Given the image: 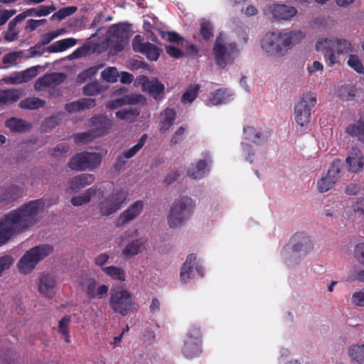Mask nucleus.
I'll list each match as a JSON object with an SVG mask.
<instances>
[{
	"label": "nucleus",
	"mask_w": 364,
	"mask_h": 364,
	"mask_svg": "<svg viewBox=\"0 0 364 364\" xmlns=\"http://www.w3.org/2000/svg\"><path fill=\"white\" fill-rule=\"evenodd\" d=\"M19 92L16 90H0V105H10L19 99Z\"/></svg>",
	"instance_id": "34"
},
{
	"label": "nucleus",
	"mask_w": 364,
	"mask_h": 364,
	"mask_svg": "<svg viewBox=\"0 0 364 364\" xmlns=\"http://www.w3.org/2000/svg\"><path fill=\"white\" fill-rule=\"evenodd\" d=\"M346 164L349 171L358 173L364 166V158L361 151L358 147H353L349 156L346 158Z\"/></svg>",
	"instance_id": "22"
},
{
	"label": "nucleus",
	"mask_w": 364,
	"mask_h": 364,
	"mask_svg": "<svg viewBox=\"0 0 364 364\" xmlns=\"http://www.w3.org/2000/svg\"><path fill=\"white\" fill-rule=\"evenodd\" d=\"M143 38L136 35L132 41V47L134 51L144 54L151 61H156L160 55L161 49L151 43H144Z\"/></svg>",
	"instance_id": "15"
},
{
	"label": "nucleus",
	"mask_w": 364,
	"mask_h": 364,
	"mask_svg": "<svg viewBox=\"0 0 364 364\" xmlns=\"http://www.w3.org/2000/svg\"><path fill=\"white\" fill-rule=\"evenodd\" d=\"M126 194L122 190H118L106 197L98 204L100 215L109 216L118 210L126 200Z\"/></svg>",
	"instance_id": "11"
},
{
	"label": "nucleus",
	"mask_w": 364,
	"mask_h": 364,
	"mask_svg": "<svg viewBox=\"0 0 364 364\" xmlns=\"http://www.w3.org/2000/svg\"><path fill=\"white\" fill-rule=\"evenodd\" d=\"M146 139L147 135L146 134H143L136 145L129 150L124 151L120 155H119L114 164V169L117 171H120L124 169L127 160L132 158L138 151H139L145 144Z\"/></svg>",
	"instance_id": "16"
},
{
	"label": "nucleus",
	"mask_w": 364,
	"mask_h": 364,
	"mask_svg": "<svg viewBox=\"0 0 364 364\" xmlns=\"http://www.w3.org/2000/svg\"><path fill=\"white\" fill-rule=\"evenodd\" d=\"M346 133L353 137H358L364 141V118H360L354 124H349L346 128Z\"/></svg>",
	"instance_id": "31"
},
{
	"label": "nucleus",
	"mask_w": 364,
	"mask_h": 364,
	"mask_svg": "<svg viewBox=\"0 0 364 364\" xmlns=\"http://www.w3.org/2000/svg\"><path fill=\"white\" fill-rule=\"evenodd\" d=\"M96 138L97 136L94 134V132L91 129H89L85 132L76 134L73 136L74 142L77 145L85 144Z\"/></svg>",
	"instance_id": "42"
},
{
	"label": "nucleus",
	"mask_w": 364,
	"mask_h": 364,
	"mask_svg": "<svg viewBox=\"0 0 364 364\" xmlns=\"http://www.w3.org/2000/svg\"><path fill=\"white\" fill-rule=\"evenodd\" d=\"M326 43L331 45L337 54H347L353 51L351 43L343 38H328Z\"/></svg>",
	"instance_id": "28"
},
{
	"label": "nucleus",
	"mask_w": 364,
	"mask_h": 364,
	"mask_svg": "<svg viewBox=\"0 0 364 364\" xmlns=\"http://www.w3.org/2000/svg\"><path fill=\"white\" fill-rule=\"evenodd\" d=\"M164 119L161 122V132H166L169 130L173 124L176 117V112L173 109L166 108L164 110Z\"/></svg>",
	"instance_id": "32"
},
{
	"label": "nucleus",
	"mask_w": 364,
	"mask_h": 364,
	"mask_svg": "<svg viewBox=\"0 0 364 364\" xmlns=\"http://www.w3.org/2000/svg\"><path fill=\"white\" fill-rule=\"evenodd\" d=\"M353 360L359 364H364V345L355 346L350 350Z\"/></svg>",
	"instance_id": "47"
},
{
	"label": "nucleus",
	"mask_w": 364,
	"mask_h": 364,
	"mask_svg": "<svg viewBox=\"0 0 364 364\" xmlns=\"http://www.w3.org/2000/svg\"><path fill=\"white\" fill-rule=\"evenodd\" d=\"M297 14V10L291 6L285 4L277 5L273 11L274 18L282 20H289Z\"/></svg>",
	"instance_id": "29"
},
{
	"label": "nucleus",
	"mask_w": 364,
	"mask_h": 364,
	"mask_svg": "<svg viewBox=\"0 0 364 364\" xmlns=\"http://www.w3.org/2000/svg\"><path fill=\"white\" fill-rule=\"evenodd\" d=\"M5 126L9 129L11 132L22 133L28 131L31 124L23 119L11 117L6 120Z\"/></svg>",
	"instance_id": "25"
},
{
	"label": "nucleus",
	"mask_w": 364,
	"mask_h": 364,
	"mask_svg": "<svg viewBox=\"0 0 364 364\" xmlns=\"http://www.w3.org/2000/svg\"><path fill=\"white\" fill-rule=\"evenodd\" d=\"M200 85L198 84L190 85L181 97V102L183 104L191 103L198 97Z\"/></svg>",
	"instance_id": "37"
},
{
	"label": "nucleus",
	"mask_w": 364,
	"mask_h": 364,
	"mask_svg": "<svg viewBox=\"0 0 364 364\" xmlns=\"http://www.w3.org/2000/svg\"><path fill=\"white\" fill-rule=\"evenodd\" d=\"M78 100H79L80 107H82V110L85 109L92 108L96 105L95 99L82 98Z\"/></svg>",
	"instance_id": "61"
},
{
	"label": "nucleus",
	"mask_w": 364,
	"mask_h": 364,
	"mask_svg": "<svg viewBox=\"0 0 364 364\" xmlns=\"http://www.w3.org/2000/svg\"><path fill=\"white\" fill-rule=\"evenodd\" d=\"M352 301L357 306H364V290L355 292L352 296Z\"/></svg>",
	"instance_id": "60"
},
{
	"label": "nucleus",
	"mask_w": 364,
	"mask_h": 364,
	"mask_svg": "<svg viewBox=\"0 0 364 364\" xmlns=\"http://www.w3.org/2000/svg\"><path fill=\"white\" fill-rule=\"evenodd\" d=\"M82 291L86 294L89 301L101 299L109 291V287L106 284H99L94 278H86L80 282Z\"/></svg>",
	"instance_id": "14"
},
{
	"label": "nucleus",
	"mask_w": 364,
	"mask_h": 364,
	"mask_svg": "<svg viewBox=\"0 0 364 364\" xmlns=\"http://www.w3.org/2000/svg\"><path fill=\"white\" fill-rule=\"evenodd\" d=\"M200 34L203 40L208 41L213 37V26L212 23L203 20L200 22Z\"/></svg>",
	"instance_id": "44"
},
{
	"label": "nucleus",
	"mask_w": 364,
	"mask_h": 364,
	"mask_svg": "<svg viewBox=\"0 0 364 364\" xmlns=\"http://www.w3.org/2000/svg\"><path fill=\"white\" fill-rule=\"evenodd\" d=\"M46 105V101L41 100L38 97H28L21 100L19 103V107L22 109H36L40 107H43Z\"/></svg>",
	"instance_id": "36"
},
{
	"label": "nucleus",
	"mask_w": 364,
	"mask_h": 364,
	"mask_svg": "<svg viewBox=\"0 0 364 364\" xmlns=\"http://www.w3.org/2000/svg\"><path fill=\"white\" fill-rule=\"evenodd\" d=\"M30 52V58L35 57V56H41L44 53V48H42V46L38 43L36 44L34 46H32L29 49Z\"/></svg>",
	"instance_id": "64"
},
{
	"label": "nucleus",
	"mask_w": 364,
	"mask_h": 364,
	"mask_svg": "<svg viewBox=\"0 0 364 364\" xmlns=\"http://www.w3.org/2000/svg\"><path fill=\"white\" fill-rule=\"evenodd\" d=\"M67 76L63 73H52L46 74L39 77L34 84L36 90H42L43 88L55 86L65 81Z\"/></svg>",
	"instance_id": "17"
},
{
	"label": "nucleus",
	"mask_w": 364,
	"mask_h": 364,
	"mask_svg": "<svg viewBox=\"0 0 364 364\" xmlns=\"http://www.w3.org/2000/svg\"><path fill=\"white\" fill-rule=\"evenodd\" d=\"M196 255L194 254H190L188 255L186 262L183 264L181 270L180 277L181 281L186 284L188 281L191 278L193 267L196 264Z\"/></svg>",
	"instance_id": "26"
},
{
	"label": "nucleus",
	"mask_w": 364,
	"mask_h": 364,
	"mask_svg": "<svg viewBox=\"0 0 364 364\" xmlns=\"http://www.w3.org/2000/svg\"><path fill=\"white\" fill-rule=\"evenodd\" d=\"M101 92V87L99 83L96 81L91 82L87 84L83 87V94L87 96H94Z\"/></svg>",
	"instance_id": "51"
},
{
	"label": "nucleus",
	"mask_w": 364,
	"mask_h": 364,
	"mask_svg": "<svg viewBox=\"0 0 364 364\" xmlns=\"http://www.w3.org/2000/svg\"><path fill=\"white\" fill-rule=\"evenodd\" d=\"M109 305L115 313L124 316L138 309V305L135 304L131 293L127 289H112Z\"/></svg>",
	"instance_id": "7"
},
{
	"label": "nucleus",
	"mask_w": 364,
	"mask_h": 364,
	"mask_svg": "<svg viewBox=\"0 0 364 364\" xmlns=\"http://www.w3.org/2000/svg\"><path fill=\"white\" fill-rule=\"evenodd\" d=\"M21 51H14L6 54L3 58L4 64H13L21 56Z\"/></svg>",
	"instance_id": "57"
},
{
	"label": "nucleus",
	"mask_w": 364,
	"mask_h": 364,
	"mask_svg": "<svg viewBox=\"0 0 364 364\" xmlns=\"http://www.w3.org/2000/svg\"><path fill=\"white\" fill-rule=\"evenodd\" d=\"M144 242L141 239H136L129 242L122 250V254L126 257L136 255L141 252Z\"/></svg>",
	"instance_id": "35"
},
{
	"label": "nucleus",
	"mask_w": 364,
	"mask_h": 364,
	"mask_svg": "<svg viewBox=\"0 0 364 364\" xmlns=\"http://www.w3.org/2000/svg\"><path fill=\"white\" fill-rule=\"evenodd\" d=\"M43 199L31 200L6 213L0 219V246L14 235L24 232L37 222L38 215L44 210Z\"/></svg>",
	"instance_id": "1"
},
{
	"label": "nucleus",
	"mask_w": 364,
	"mask_h": 364,
	"mask_svg": "<svg viewBox=\"0 0 364 364\" xmlns=\"http://www.w3.org/2000/svg\"><path fill=\"white\" fill-rule=\"evenodd\" d=\"M135 82L141 85L142 90L154 100H161L164 98L165 86L158 78L150 79L146 75H139L136 77Z\"/></svg>",
	"instance_id": "12"
},
{
	"label": "nucleus",
	"mask_w": 364,
	"mask_h": 364,
	"mask_svg": "<svg viewBox=\"0 0 364 364\" xmlns=\"http://www.w3.org/2000/svg\"><path fill=\"white\" fill-rule=\"evenodd\" d=\"M76 43V39L68 38L54 42L53 44L50 45L46 50L49 53L63 52L68 48L74 46Z\"/></svg>",
	"instance_id": "30"
},
{
	"label": "nucleus",
	"mask_w": 364,
	"mask_h": 364,
	"mask_svg": "<svg viewBox=\"0 0 364 364\" xmlns=\"http://www.w3.org/2000/svg\"><path fill=\"white\" fill-rule=\"evenodd\" d=\"M313 250L311 238L304 232L295 233L289 244L284 247L282 254L289 265L296 264Z\"/></svg>",
	"instance_id": "3"
},
{
	"label": "nucleus",
	"mask_w": 364,
	"mask_h": 364,
	"mask_svg": "<svg viewBox=\"0 0 364 364\" xmlns=\"http://www.w3.org/2000/svg\"><path fill=\"white\" fill-rule=\"evenodd\" d=\"M95 176L90 173H81L70 178L68 182V189L72 192H78L80 189L94 183Z\"/></svg>",
	"instance_id": "23"
},
{
	"label": "nucleus",
	"mask_w": 364,
	"mask_h": 364,
	"mask_svg": "<svg viewBox=\"0 0 364 364\" xmlns=\"http://www.w3.org/2000/svg\"><path fill=\"white\" fill-rule=\"evenodd\" d=\"M101 162L100 154L82 151L77 153L70 159L68 166L74 171L92 170L98 167Z\"/></svg>",
	"instance_id": "8"
},
{
	"label": "nucleus",
	"mask_w": 364,
	"mask_h": 364,
	"mask_svg": "<svg viewBox=\"0 0 364 364\" xmlns=\"http://www.w3.org/2000/svg\"><path fill=\"white\" fill-rule=\"evenodd\" d=\"M24 16V19L28 16H46L43 9V5L39 6L38 8H31L21 13Z\"/></svg>",
	"instance_id": "52"
},
{
	"label": "nucleus",
	"mask_w": 364,
	"mask_h": 364,
	"mask_svg": "<svg viewBox=\"0 0 364 364\" xmlns=\"http://www.w3.org/2000/svg\"><path fill=\"white\" fill-rule=\"evenodd\" d=\"M16 12V10H3L0 11V26L4 25Z\"/></svg>",
	"instance_id": "59"
},
{
	"label": "nucleus",
	"mask_w": 364,
	"mask_h": 364,
	"mask_svg": "<svg viewBox=\"0 0 364 364\" xmlns=\"http://www.w3.org/2000/svg\"><path fill=\"white\" fill-rule=\"evenodd\" d=\"M139 111L136 108L122 109L116 112L117 118L122 120H133L136 117L139 115Z\"/></svg>",
	"instance_id": "43"
},
{
	"label": "nucleus",
	"mask_w": 364,
	"mask_h": 364,
	"mask_svg": "<svg viewBox=\"0 0 364 364\" xmlns=\"http://www.w3.org/2000/svg\"><path fill=\"white\" fill-rule=\"evenodd\" d=\"M144 202L136 200L132 204L127 210H124L118 218V225H124L134 220L142 212Z\"/></svg>",
	"instance_id": "19"
},
{
	"label": "nucleus",
	"mask_w": 364,
	"mask_h": 364,
	"mask_svg": "<svg viewBox=\"0 0 364 364\" xmlns=\"http://www.w3.org/2000/svg\"><path fill=\"white\" fill-rule=\"evenodd\" d=\"M194 208L195 203L188 196H183L176 200L168 216L170 227L177 228L182 225L191 217Z\"/></svg>",
	"instance_id": "5"
},
{
	"label": "nucleus",
	"mask_w": 364,
	"mask_h": 364,
	"mask_svg": "<svg viewBox=\"0 0 364 364\" xmlns=\"http://www.w3.org/2000/svg\"><path fill=\"white\" fill-rule=\"evenodd\" d=\"M14 263V259L10 255H4L0 257V277L2 272L10 268Z\"/></svg>",
	"instance_id": "54"
},
{
	"label": "nucleus",
	"mask_w": 364,
	"mask_h": 364,
	"mask_svg": "<svg viewBox=\"0 0 364 364\" xmlns=\"http://www.w3.org/2000/svg\"><path fill=\"white\" fill-rule=\"evenodd\" d=\"M166 51L170 56L175 58H180L183 55V52L173 46H166Z\"/></svg>",
	"instance_id": "58"
},
{
	"label": "nucleus",
	"mask_w": 364,
	"mask_h": 364,
	"mask_svg": "<svg viewBox=\"0 0 364 364\" xmlns=\"http://www.w3.org/2000/svg\"><path fill=\"white\" fill-rule=\"evenodd\" d=\"M53 251L50 245L36 246L26 251L18 262V268L21 273L29 274L36 264Z\"/></svg>",
	"instance_id": "6"
},
{
	"label": "nucleus",
	"mask_w": 364,
	"mask_h": 364,
	"mask_svg": "<svg viewBox=\"0 0 364 364\" xmlns=\"http://www.w3.org/2000/svg\"><path fill=\"white\" fill-rule=\"evenodd\" d=\"M213 53L215 63L220 68H225L228 63H232L240 53L235 42H224L223 34L220 33L214 43Z\"/></svg>",
	"instance_id": "4"
},
{
	"label": "nucleus",
	"mask_w": 364,
	"mask_h": 364,
	"mask_svg": "<svg viewBox=\"0 0 364 364\" xmlns=\"http://www.w3.org/2000/svg\"><path fill=\"white\" fill-rule=\"evenodd\" d=\"M316 98L312 93H306L294 106V117L301 127L307 125L310 122L311 110L316 105Z\"/></svg>",
	"instance_id": "9"
},
{
	"label": "nucleus",
	"mask_w": 364,
	"mask_h": 364,
	"mask_svg": "<svg viewBox=\"0 0 364 364\" xmlns=\"http://www.w3.org/2000/svg\"><path fill=\"white\" fill-rule=\"evenodd\" d=\"M244 134L246 139L252 141L256 144H259L261 134L252 127H244Z\"/></svg>",
	"instance_id": "46"
},
{
	"label": "nucleus",
	"mask_w": 364,
	"mask_h": 364,
	"mask_svg": "<svg viewBox=\"0 0 364 364\" xmlns=\"http://www.w3.org/2000/svg\"><path fill=\"white\" fill-rule=\"evenodd\" d=\"M97 193V189L92 187L87 189L84 193L80 195L73 196L70 202L74 206H80L90 202L91 198Z\"/></svg>",
	"instance_id": "33"
},
{
	"label": "nucleus",
	"mask_w": 364,
	"mask_h": 364,
	"mask_svg": "<svg viewBox=\"0 0 364 364\" xmlns=\"http://www.w3.org/2000/svg\"><path fill=\"white\" fill-rule=\"evenodd\" d=\"M63 30L52 31L50 33H45L41 38V42L39 43L42 46L48 44L53 39L58 37Z\"/></svg>",
	"instance_id": "56"
},
{
	"label": "nucleus",
	"mask_w": 364,
	"mask_h": 364,
	"mask_svg": "<svg viewBox=\"0 0 364 364\" xmlns=\"http://www.w3.org/2000/svg\"><path fill=\"white\" fill-rule=\"evenodd\" d=\"M201 333L199 327L192 326L184 341L182 353L187 358L198 356L201 353Z\"/></svg>",
	"instance_id": "10"
},
{
	"label": "nucleus",
	"mask_w": 364,
	"mask_h": 364,
	"mask_svg": "<svg viewBox=\"0 0 364 364\" xmlns=\"http://www.w3.org/2000/svg\"><path fill=\"white\" fill-rule=\"evenodd\" d=\"M102 271L113 279L122 282H124L126 280L125 272L124 269L120 267L109 266L102 267Z\"/></svg>",
	"instance_id": "38"
},
{
	"label": "nucleus",
	"mask_w": 364,
	"mask_h": 364,
	"mask_svg": "<svg viewBox=\"0 0 364 364\" xmlns=\"http://www.w3.org/2000/svg\"><path fill=\"white\" fill-rule=\"evenodd\" d=\"M102 78L107 82H116L119 77L117 69L114 67H109L101 73Z\"/></svg>",
	"instance_id": "45"
},
{
	"label": "nucleus",
	"mask_w": 364,
	"mask_h": 364,
	"mask_svg": "<svg viewBox=\"0 0 364 364\" xmlns=\"http://www.w3.org/2000/svg\"><path fill=\"white\" fill-rule=\"evenodd\" d=\"M229 95L225 90L218 89L210 98V103L212 105H219L228 101Z\"/></svg>",
	"instance_id": "40"
},
{
	"label": "nucleus",
	"mask_w": 364,
	"mask_h": 364,
	"mask_svg": "<svg viewBox=\"0 0 364 364\" xmlns=\"http://www.w3.org/2000/svg\"><path fill=\"white\" fill-rule=\"evenodd\" d=\"M56 287V280L54 277L50 274H43L40 277L38 289L41 294L48 298H53L54 296V289Z\"/></svg>",
	"instance_id": "24"
},
{
	"label": "nucleus",
	"mask_w": 364,
	"mask_h": 364,
	"mask_svg": "<svg viewBox=\"0 0 364 364\" xmlns=\"http://www.w3.org/2000/svg\"><path fill=\"white\" fill-rule=\"evenodd\" d=\"M100 68V66H93L83 70L77 75V82L80 83H82L88 79L92 78L97 74Z\"/></svg>",
	"instance_id": "48"
},
{
	"label": "nucleus",
	"mask_w": 364,
	"mask_h": 364,
	"mask_svg": "<svg viewBox=\"0 0 364 364\" xmlns=\"http://www.w3.org/2000/svg\"><path fill=\"white\" fill-rule=\"evenodd\" d=\"M90 122L91 126L93 127L90 129L94 132L97 138L106 134L112 127V121L102 114L92 117Z\"/></svg>",
	"instance_id": "21"
},
{
	"label": "nucleus",
	"mask_w": 364,
	"mask_h": 364,
	"mask_svg": "<svg viewBox=\"0 0 364 364\" xmlns=\"http://www.w3.org/2000/svg\"><path fill=\"white\" fill-rule=\"evenodd\" d=\"M305 36L301 31L267 33L261 41V46L269 55L282 57Z\"/></svg>",
	"instance_id": "2"
},
{
	"label": "nucleus",
	"mask_w": 364,
	"mask_h": 364,
	"mask_svg": "<svg viewBox=\"0 0 364 364\" xmlns=\"http://www.w3.org/2000/svg\"><path fill=\"white\" fill-rule=\"evenodd\" d=\"M355 255L358 260L364 264V242L359 243L355 248Z\"/></svg>",
	"instance_id": "62"
},
{
	"label": "nucleus",
	"mask_w": 364,
	"mask_h": 364,
	"mask_svg": "<svg viewBox=\"0 0 364 364\" xmlns=\"http://www.w3.org/2000/svg\"><path fill=\"white\" fill-rule=\"evenodd\" d=\"M348 65L358 73H364V66L358 55H350L348 60Z\"/></svg>",
	"instance_id": "50"
},
{
	"label": "nucleus",
	"mask_w": 364,
	"mask_h": 364,
	"mask_svg": "<svg viewBox=\"0 0 364 364\" xmlns=\"http://www.w3.org/2000/svg\"><path fill=\"white\" fill-rule=\"evenodd\" d=\"M23 191L17 185H11L6 188L0 196V202L9 203L22 196Z\"/></svg>",
	"instance_id": "27"
},
{
	"label": "nucleus",
	"mask_w": 364,
	"mask_h": 364,
	"mask_svg": "<svg viewBox=\"0 0 364 364\" xmlns=\"http://www.w3.org/2000/svg\"><path fill=\"white\" fill-rule=\"evenodd\" d=\"M70 321L71 318L70 316H63L58 323V333L64 336L65 341L67 343H70L71 342L69 330V325Z\"/></svg>",
	"instance_id": "39"
},
{
	"label": "nucleus",
	"mask_w": 364,
	"mask_h": 364,
	"mask_svg": "<svg viewBox=\"0 0 364 364\" xmlns=\"http://www.w3.org/2000/svg\"><path fill=\"white\" fill-rule=\"evenodd\" d=\"M186 129L183 127H180L176 132L172 136L170 144L171 146H174L178 143L181 142L183 140V136L185 134Z\"/></svg>",
	"instance_id": "55"
},
{
	"label": "nucleus",
	"mask_w": 364,
	"mask_h": 364,
	"mask_svg": "<svg viewBox=\"0 0 364 364\" xmlns=\"http://www.w3.org/2000/svg\"><path fill=\"white\" fill-rule=\"evenodd\" d=\"M356 90L353 86H341L339 90V95L343 100H351L355 96Z\"/></svg>",
	"instance_id": "49"
},
{
	"label": "nucleus",
	"mask_w": 364,
	"mask_h": 364,
	"mask_svg": "<svg viewBox=\"0 0 364 364\" xmlns=\"http://www.w3.org/2000/svg\"><path fill=\"white\" fill-rule=\"evenodd\" d=\"M65 109L69 112H76L82 110V107L80 105L79 100H76L72 102L67 103L65 107Z\"/></svg>",
	"instance_id": "63"
},
{
	"label": "nucleus",
	"mask_w": 364,
	"mask_h": 364,
	"mask_svg": "<svg viewBox=\"0 0 364 364\" xmlns=\"http://www.w3.org/2000/svg\"><path fill=\"white\" fill-rule=\"evenodd\" d=\"M342 166L340 159L333 161L326 175L318 181L317 187L320 193L329 191L338 181Z\"/></svg>",
	"instance_id": "13"
},
{
	"label": "nucleus",
	"mask_w": 364,
	"mask_h": 364,
	"mask_svg": "<svg viewBox=\"0 0 364 364\" xmlns=\"http://www.w3.org/2000/svg\"><path fill=\"white\" fill-rule=\"evenodd\" d=\"M204 159H200L196 164H192L188 171V176L193 179H200L208 173V162L211 163L212 160L208 153L203 154Z\"/></svg>",
	"instance_id": "18"
},
{
	"label": "nucleus",
	"mask_w": 364,
	"mask_h": 364,
	"mask_svg": "<svg viewBox=\"0 0 364 364\" xmlns=\"http://www.w3.org/2000/svg\"><path fill=\"white\" fill-rule=\"evenodd\" d=\"M326 41H328L327 38L319 39L316 42V49L323 55L328 66L333 67L335 64L339 63V60L336 56L335 49L331 45L326 43Z\"/></svg>",
	"instance_id": "20"
},
{
	"label": "nucleus",
	"mask_w": 364,
	"mask_h": 364,
	"mask_svg": "<svg viewBox=\"0 0 364 364\" xmlns=\"http://www.w3.org/2000/svg\"><path fill=\"white\" fill-rule=\"evenodd\" d=\"M38 74V66L31 67L23 71L21 74L20 82H28L35 77Z\"/></svg>",
	"instance_id": "53"
},
{
	"label": "nucleus",
	"mask_w": 364,
	"mask_h": 364,
	"mask_svg": "<svg viewBox=\"0 0 364 364\" xmlns=\"http://www.w3.org/2000/svg\"><path fill=\"white\" fill-rule=\"evenodd\" d=\"M77 11V7L75 6H66L63 7L60 9H59L57 12L54 13L51 16V20H58L61 21L66 17L71 16L72 14H75Z\"/></svg>",
	"instance_id": "41"
}]
</instances>
